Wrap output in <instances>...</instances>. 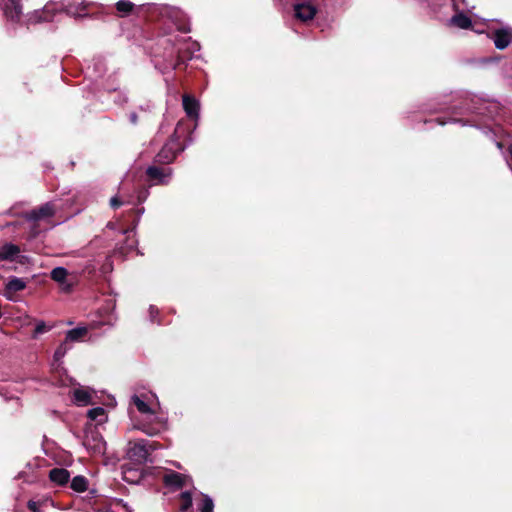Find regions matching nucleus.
Instances as JSON below:
<instances>
[{"mask_svg": "<svg viewBox=\"0 0 512 512\" xmlns=\"http://www.w3.org/2000/svg\"><path fill=\"white\" fill-rule=\"evenodd\" d=\"M159 408L153 409L147 416L136 418L133 409L129 408V416L133 422V427L145 433L148 436H156L164 432L168 426L167 416L158 411Z\"/></svg>", "mask_w": 512, "mask_h": 512, "instance_id": "nucleus-1", "label": "nucleus"}, {"mask_svg": "<svg viewBox=\"0 0 512 512\" xmlns=\"http://www.w3.org/2000/svg\"><path fill=\"white\" fill-rule=\"evenodd\" d=\"M65 12L73 17L80 16V11L78 8H74L72 5H64L62 3H49L45 5L42 10H37L34 12L33 16L30 18L32 22H50L55 19L57 13Z\"/></svg>", "mask_w": 512, "mask_h": 512, "instance_id": "nucleus-2", "label": "nucleus"}, {"mask_svg": "<svg viewBox=\"0 0 512 512\" xmlns=\"http://www.w3.org/2000/svg\"><path fill=\"white\" fill-rule=\"evenodd\" d=\"M83 445L93 455L102 456L106 451V442L96 427H87Z\"/></svg>", "mask_w": 512, "mask_h": 512, "instance_id": "nucleus-3", "label": "nucleus"}, {"mask_svg": "<svg viewBox=\"0 0 512 512\" xmlns=\"http://www.w3.org/2000/svg\"><path fill=\"white\" fill-rule=\"evenodd\" d=\"M130 405H134L140 413L138 418L147 416L153 409L159 408L156 396L154 394H134L131 397Z\"/></svg>", "mask_w": 512, "mask_h": 512, "instance_id": "nucleus-4", "label": "nucleus"}, {"mask_svg": "<svg viewBox=\"0 0 512 512\" xmlns=\"http://www.w3.org/2000/svg\"><path fill=\"white\" fill-rule=\"evenodd\" d=\"M152 445L147 440L129 442L127 456L137 463H144L148 460Z\"/></svg>", "mask_w": 512, "mask_h": 512, "instance_id": "nucleus-5", "label": "nucleus"}, {"mask_svg": "<svg viewBox=\"0 0 512 512\" xmlns=\"http://www.w3.org/2000/svg\"><path fill=\"white\" fill-rule=\"evenodd\" d=\"M293 7L295 18L304 23L313 20L317 13L314 0H295Z\"/></svg>", "mask_w": 512, "mask_h": 512, "instance_id": "nucleus-6", "label": "nucleus"}, {"mask_svg": "<svg viewBox=\"0 0 512 512\" xmlns=\"http://www.w3.org/2000/svg\"><path fill=\"white\" fill-rule=\"evenodd\" d=\"M163 482L170 491H177L192 486V480L188 475L175 471H167L163 475Z\"/></svg>", "mask_w": 512, "mask_h": 512, "instance_id": "nucleus-7", "label": "nucleus"}, {"mask_svg": "<svg viewBox=\"0 0 512 512\" xmlns=\"http://www.w3.org/2000/svg\"><path fill=\"white\" fill-rule=\"evenodd\" d=\"M55 213V207L52 203H46L37 209L25 214V219L28 222L36 223L38 221L48 220Z\"/></svg>", "mask_w": 512, "mask_h": 512, "instance_id": "nucleus-8", "label": "nucleus"}, {"mask_svg": "<svg viewBox=\"0 0 512 512\" xmlns=\"http://www.w3.org/2000/svg\"><path fill=\"white\" fill-rule=\"evenodd\" d=\"M146 174L154 184L165 185L171 180L172 170L170 168L150 166L147 168Z\"/></svg>", "mask_w": 512, "mask_h": 512, "instance_id": "nucleus-9", "label": "nucleus"}, {"mask_svg": "<svg viewBox=\"0 0 512 512\" xmlns=\"http://www.w3.org/2000/svg\"><path fill=\"white\" fill-rule=\"evenodd\" d=\"M495 47L503 50L512 43V27L505 26L495 30L492 34Z\"/></svg>", "mask_w": 512, "mask_h": 512, "instance_id": "nucleus-10", "label": "nucleus"}, {"mask_svg": "<svg viewBox=\"0 0 512 512\" xmlns=\"http://www.w3.org/2000/svg\"><path fill=\"white\" fill-rule=\"evenodd\" d=\"M28 280L12 276L5 284L4 296L6 299L14 300V294L27 287Z\"/></svg>", "mask_w": 512, "mask_h": 512, "instance_id": "nucleus-11", "label": "nucleus"}, {"mask_svg": "<svg viewBox=\"0 0 512 512\" xmlns=\"http://www.w3.org/2000/svg\"><path fill=\"white\" fill-rule=\"evenodd\" d=\"M93 394L94 392L90 388L79 386L73 389L72 400L78 406H87L93 403Z\"/></svg>", "mask_w": 512, "mask_h": 512, "instance_id": "nucleus-12", "label": "nucleus"}, {"mask_svg": "<svg viewBox=\"0 0 512 512\" xmlns=\"http://www.w3.org/2000/svg\"><path fill=\"white\" fill-rule=\"evenodd\" d=\"M3 11L8 19L16 21L19 20L22 14V7L19 0H5L3 3Z\"/></svg>", "mask_w": 512, "mask_h": 512, "instance_id": "nucleus-13", "label": "nucleus"}, {"mask_svg": "<svg viewBox=\"0 0 512 512\" xmlns=\"http://www.w3.org/2000/svg\"><path fill=\"white\" fill-rule=\"evenodd\" d=\"M176 154L174 140H171L163 146L156 159L159 163H170L175 159Z\"/></svg>", "mask_w": 512, "mask_h": 512, "instance_id": "nucleus-14", "label": "nucleus"}, {"mask_svg": "<svg viewBox=\"0 0 512 512\" xmlns=\"http://www.w3.org/2000/svg\"><path fill=\"white\" fill-rule=\"evenodd\" d=\"M199 107V102L195 98L189 95L183 96V108L187 116L197 119L199 117Z\"/></svg>", "mask_w": 512, "mask_h": 512, "instance_id": "nucleus-15", "label": "nucleus"}, {"mask_svg": "<svg viewBox=\"0 0 512 512\" xmlns=\"http://www.w3.org/2000/svg\"><path fill=\"white\" fill-rule=\"evenodd\" d=\"M130 203H133V196L125 190L124 186H122L120 188L118 195H116L110 199V205L114 209H116L124 204H130Z\"/></svg>", "mask_w": 512, "mask_h": 512, "instance_id": "nucleus-16", "label": "nucleus"}, {"mask_svg": "<svg viewBox=\"0 0 512 512\" xmlns=\"http://www.w3.org/2000/svg\"><path fill=\"white\" fill-rule=\"evenodd\" d=\"M68 272L64 267H56L51 271V278L59 283L62 287V290L69 291L71 285L66 282Z\"/></svg>", "mask_w": 512, "mask_h": 512, "instance_id": "nucleus-17", "label": "nucleus"}, {"mask_svg": "<svg viewBox=\"0 0 512 512\" xmlns=\"http://www.w3.org/2000/svg\"><path fill=\"white\" fill-rule=\"evenodd\" d=\"M49 478L56 484L64 485L69 481L70 473L64 468H54L50 471Z\"/></svg>", "mask_w": 512, "mask_h": 512, "instance_id": "nucleus-18", "label": "nucleus"}, {"mask_svg": "<svg viewBox=\"0 0 512 512\" xmlns=\"http://www.w3.org/2000/svg\"><path fill=\"white\" fill-rule=\"evenodd\" d=\"M71 348L72 345L66 339L57 347L53 356L52 366L54 368L60 366L62 359Z\"/></svg>", "mask_w": 512, "mask_h": 512, "instance_id": "nucleus-19", "label": "nucleus"}, {"mask_svg": "<svg viewBox=\"0 0 512 512\" xmlns=\"http://www.w3.org/2000/svg\"><path fill=\"white\" fill-rule=\"evenodd\" d=\"M20 253L17 245L5 243L0 247V260H12Z\"/></svg>", "mask_w": 512, "mask_h": 512, "instance_id": "nucleus-20", "label": "nucleus"}, {"mask_svg": "<svg viewBox=\"0 0 512 512\" xmlns=\"http://www.w3.org/2000/svg\"><path fill=\"white\" fill-rule=\"evenodd\" d=\"M449 22L461 29H468L471 26V19L462 12L456 13Z\"/></svg>", "mask_w": 512, "mask_h": 512, "instance_id": "nucleus-21", "label": "nucleus"}, {"mask_svg": "<svg viewBox=\"0 0 512 512\" xmlns=\"http://www.w3.org/2000/svg\"><path fill=\"white\" fill-rule=\"evenodd\" d=\"M88 332L87 327H77L67 331L65 339L71 344L83 339Z\"/></svg>", "mask_w": 512, "mask_h": 512, "instance_id": "nucleus-22", "label": "nucleus"}, {"mask_svg": "<svg viewBox=\"0 0 512 512\" xmlns=\"http://www.w3.org/2000/svg\"><path fill=\"white\" fill-rule=\"evenodd\" d=\"M70 487L78 493L85 492L88 489V480L86 477L78 475L75 476L70 484Z\"/></svg>", "mask_w": 512, "mask_h": 512, "instance_id": "nucleus-23", "label": "nucleus"}, {"mask_svg": "<svg viewBox=\"0 0 512 512\" xmlns=\"http://www.w3.org/2000/svg\"><path fill=\"white\" fill-rule=\"evenodd\" d=\"M48 504H52V501L49 498H43L40 500H29L27 507L31 512H43V507Z\"/></svg>", "mask_w": 512, "mask_h": 512, "instance_id": "nucleus-24", "label": "nucleus"}, {"mask_svg": "<svg viewBox=\"0 0 512 512\" xmlns=\"http://www.w3.org/2000/svg\"><path fill=\"white\" fill-rule=\"evenodd\" d=\"M134 6V3L129 0H120L116 3V9L121 17L129 15L132 12Z\"/></svg>", "mask_w": 512, "mask_h": 512, "instance_id": "nucleus-25", "label": "nucleus"}, {"mask_svg": "<svg viewBox=\"0 0 512 512\" xmlns=\"http://www.w3.org/2000/svg\"><path fill=\"white\" fill-rule=\"evenodd\" d=\"M87 416L91 420H96L99 423H103L107 420L106 411L102 407L92 408L88 411Z\"/></svg>", "mask_w": 512, "mask_h": 512, "instance_id": "nucleus-26", "label": "nucleus"}, {"mask_svg": "<svg viewBox=\"0 0 512 512\" xmlns=\"http://www.w3.org/2000/svg\"><path fill=\"white\" fill-rule=\"evenodd\" d=\"M180 512H187L192 506V494L190 491H184L179 496Z\"/></svg>", "mask_w": 512, "mask_h": 512, "instance_id": "nucleus-27", "label": "nucleus"}, {"mask_svg": "<svg viewBox=\"0 0 512 512\" xmlns=\"http://www.w3.org/2000/svg\"><path fill=\"white\" fill-rule=\"evenodd\" d=\"M213 508H214L213 500L209 496L204 495V497L202 499V503L199 507V512H212Z\"/></svg>", "mask_w": 512, "mask_h": 512, "instance_id": "nucleus-28", "label": "nucleus"}, {"mask_svg": "<svg viewBox=\"0 0 512 512\" xmlns=\"http://www.w3.org/2000/svg\"><path fill=\"white\" fill-rule=\"evenodd\" d=\"M50 328L46 326L45 322L40 321L36 324L33 337L36 338L38 335L47 332Z\"/></svg>", "mask_w": 512, "mask_h": 512, "instance_id": "nucleus-29", "label": "nucleus"}, {"mask_svg": "<svg viewBox=\"0 0 512 512\" xmlns=\"http://www.w3.org/2000/svg\"><path fill=\"white\" fill-rule=\"evenodd\" d=\"M149 195V191L147 189H141L136 192V199L138 203H143Z\"/></svg>", "mask_w": 512, "mask_h": 512, "instance_id": "nucleus-30", "label": "nucleus"}, {"mask_svg": "<svg viewBox=\"0 0 512 512\" xmlns=\"http://www.w3.org/2000/svg\"><path fill=\"white\" fill-rule=\"evenodd\" d=\"M149 313L151 321H155L156 315L158 314V309L155 306H150Z\"/></svg>", "mask_w": 512, "mask_h": 512, "instance_id": "nucleus-31", "label": "nucleus"}, {"mask_svg": "<svg viewBox=\"0 0 512 512\" xmlns=\"http://www.w3.org/2000/svg\"><path fill=\"white\" fill-rule=\"evenodd\" d=\"M130 121L131 123L133 124H136L137 123V115L135 113H131L130 114Z\"/></svg>", "mask_w": 512, "mask_h": 512, "instance_id": "nucleus-32", "label": "nucleus"}, {"mask_svg": "<svg viewBox=\"0 0 512 512\" xmlns=\"http://www.w3.org/2000/svg\"><path fill=\"white\" fill-rule=\"evenodd\" d=\"M136 213L138 215V219L140 218V216L144 213V208H139L136 210Z\"/></svg>", "mask_w": 512, "mask_h": 512, "instance_id": "nucleus-33", "label": "nucleus"}, {"mask_svg": "<svg viewBox=\"0 0 512 512\" xmlns=\"http://www.w3.org/2000/svg\"><path fill=\"white\" fill-rule=\"evenodd\" d=\"M125 234H127V238L130 237V235H132L134 233L133 229H127L124 231Z\"/></svg>", "mask_w": 512, "mask_h": 512, "instance_id": "nucleus-34", "label": "nucleus"}, {"mask_svg": "<svg viewBox=\"0 0 512 512\" xmlns=\"http://www.w3.org/2000/svg\"><path fill=\"white\" fill-rule=\"evenodd\" d=\"M191 46H192L195 50H199V44H198V43L193 42V43H191Z\"/></svg>", "mask_w": 512, "mask_h": 512, "instance_id": "nucleus-35", "label": "nucleus"}, {"mask_svg": "<svg viewBox=\"0 0 512 512\" xmlns=\"http://www.w3.org/2000/svg\"><path fill=\"white\" fill-rule=\"evenodd\" d=\"M179 30H181L183 32H187L189 29L186 27V25H183V26L179 27Z\"/></svg>", "mask_w": 512, "mask_h": 512, "instance_id": "nucleus-36", "label": "nucleus"}, {"mask_svg": "<svg viewBox=\"0 0 512 512\" xmlns=\"http://www.w3.org/2000/svg\"><path fill=\"white\" fill-rule=\"evenodd\" d=\"M508 152H509V155H510V157L512 159V145L509 146Z\"/></svg>", "mask_w": 512, "mask_h": 512, "instance_id": "nucleus-37", "label": "nucleus"}, {"mask_svg": "<svg viewBox=\"0 0 512 512\" xmlns=\"http://www.w3.org/2000/svg\"><path fill=\"white\" fill-rule=\"evenodd\" d=\"M135 244H136V241H134V240H133V241L129 244V248H133V247L135 246Z\"/></svg>", "mask_w": 512, "mask_h": 512, "instance_id": "nucleus-38", "label": "nucleus"}, {"mask_svg": "<svg viewBox=\"0 0 512 512\" xmlns=\"http://www.w3.org/2000/svg\"><path fill=\"white\" fill-rule=\"evenodd\" d=\"M107 227L111 228V229H114L115 228V225L113 223H108Z\"/></svg>", "mask_w": 512, "mask_h": 512, "instance_id": "nucleus-39", "label": "nucleus"}, {"mask_svg": "<svg viewBox=\"0 0 512 512\" xmlns=\"http://www.w3.org/2000/svg\"><path fill=\"white\" fill-rule=\"evenodd\" d=\"M126 102V98H123L120 103Z\"/></svg>", "mask_w": 512, "mask_h": 512, "instance_id": "nucleus-40", "label": "nucleus"}, {"mask_svg": "<svg viewBox=\"0 0 512 512\" xmlns=\"http://www.w3.org/2000/svg\"><path fill=\"white\" fill-rule=\"evenodd\" d=\"M454 5V0H449Z\"/></svg>", "mask_w": 512, "mask_h": 512, "instance_id": "nucleus-41", "label": "nucleus"}]
</instances>
